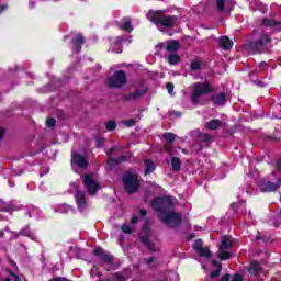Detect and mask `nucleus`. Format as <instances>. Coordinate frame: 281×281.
<instances>
[{
	"label": "nucleus",
	"mask_w": 281,
	"mask_h": 281,
	"mask_svg": "<svg viewBox=\"0 0 281 281\" xmlns=\"http://www.w3.org/2000/svg\"><path fill=\"white\" fill-rule=\"evenodd\" d=\"M265 69H267V63H260L259 64V71H265Z\"/></svg>",
	"instance_id": "49"
},
{
	"label": "nucleus",
	"mask_w": 281,
	"mask_h": 281,
	"mask_svg": "<svg viewBox=\"0 0 281 281\" xmlns=\"http://www.w3.org/2000/svg\"><path fill=\"white\" fill-rule=\"evenodd\" d=\"M162 137H164V139H166V142H167L168 144H172V142H175L177 135H175L173 133H165V134L162 135Z\"/></svg>",
	"instance_id": "35"
},
{
	"label": "nucleus",
	"mask_w": 281,
	"mask_h": 281,
	"mask_svg": "<svg viewBox=\"0 0 281 281\" xmlns=\"http://www.w3.org/2000/svg\"><path fill=\"white\" fill-rule=\"evenodd\" d=\"M53 210L56 214H67L71 212L72 209L67 204H58L56 206H53Z\"/></svg>",
	"instance_id": "23"
},
{
	"label": "nucleus",
	"mask_w": 281,
	"mask_h": 281,
	"mask_svg": "<svg viewBox=\"0 0 281 281\" xmlns=\"http://www.w3.org/2000/svg\"><path fill=\"white\" fill-rule=\"evenodd\" d=\"M277 169L281 170V158L277 161Z\"/></svg>",
	"instance_id": "54"
},
{
	"label": "nucleus",
	"mask_w": 281,
	"mask_h": 281,
	"mask_svg": "<svg viewBox=\"0 0 281 281\" xmlns=\"http://www.w3.org/2000/svg\"><path fill=\"white\" fill-rule=\"evenodd\" d=\"M269 43H271V37H269V35H262L251 45L252 47H257V49H260V47H265V45H269Z\"/></svg>",
	"instance_id": "20"
},
{
	"label": "nucleus",
	"mask_w": 281,
	"mask_h": 281,
	"mask_svg": "<svg viewBox=\"0 0 281 281\" xmlns=\"http://www.w3.org/2000/svg\"><path fill=\"white\" fill-rule=\"evenodd\" d=\"M46 125L48 126V128H54V126H56V120L55 119H48L46 121Z\"/></svg>",
	"instance_id": "42"
},
{
	"label": "nucleus",
	"mask_w": 281,
	"mask_h": 281,
	"mask_svg": "<svg viewBox=\"0 0 281 281\" xmlns=\"http://www.w3.org/2000/svg\"><path fill=\"white\" fill-rule=\"evenodd\" d=\"M192 97L191 100L193 104H199L201 102V98L203 95H207L212 91V86L207 81L204 82H195L191 86Z\"/></svg>",
	"instance_id": "3"
},
{
	"label": "nucleus",
	"mask_w": 281,
	"mask_h": 281,
	"mask_svg": "<svg viewBox=\"0 0 281 281\" xmlns=\"http://www.w3.org/2000/svg\"><path fill=\"white\" fill-rule=\"evenodd\" d=\"M123 186L130 194L139 190V176L133 171H127L123 177Z\"/></svg>",
	"instance_id": "4"
},
{
	"label": "nucleus",
	"mask_w": 281,
	"mask_h": 281,
	"mask_svg": "<svg viewBox=\"0 0 281 281\" xmlns=\"http://www.w3.org/2000/svg\"><path fill=\"white\" fill-rule=\"evenodd\" d=\"M200 139H201L202 142H207V140L210 139V136H209L207 134H202V135L200 136Z\"/></svg>",
	"instance_id": "50"
},
{
	"label": "nucleus",
	"mask_w": 281,
	"mask_h": 281,
	"mask_svg": "<svg viewBox=\"0 0 281 281\" xmlns=\"http://www.w3.org/2000/svg\"><path fill=\"white\" fill-rule=\"evenodd\" d=\"M213 102L217 106H223V104H225V102H227V95H225L224 92H221L220 94H217L216 97L213 98Z\"/></svg>",
	"instance_id": "26"
},
{
	"label": "nucleus",
	"mask_w": 281,
	"mask_h": 281,
	"mask_svg": "<svg viewBox=\"0 0 281 281\" xmlns=\"http://www.w3.org/2000/svg\"><path fill=\"white\" fill-rule=\"evenodd\" d=\"M179 60H181V57H179V55H169L168 57V63L169 65H177V63H179Z\"/></svg>",
	"instance_id": "37"
},
{
	"label": "nucleus",
	"mask_w": 281,
	"mask_h": 281,
	"mask_svg": "<svg viewBox=\"0 0 281 281\" xmlns=\"http://www.w3.org/2000/svg\"><path fill=\"white\" fill-rule=\"evenodd\" d=\"M75 201L80 212H85V210H87L88 202L87 194H85V191H77V193L75 194Z\"/></svg>",
	"instance_id": "13"
},
{
	"label": "nucleus",
	"mask_w": 281,
	"mask_h": 281,
	"mask_svg": "<svg viewBox=\"0 0 281 281\" xmlns=\"http://www.w3.org/2000/svg\"><path fill=\"white\" fill-rule=\"evenodd\" d=\"M90 276H97L100 278V272H98V268L95 266L91 269Z\"/></svg>",
	"instance_id": "47"
},
{
	"label": "nucleus",
	"mask_w": 281,
	"mask_h": 281,
	"mask_svg": "<svg viewBox=\"0 0 281 281\" xmlns=\"http://www.w3.org/2000/svg\"><path fill=\"white\" fill-rule=\"evenodd\" d=\"M212 262V265H213V267L215 268V270H213L212 272H211V274H210V279L211 280H214V278H218V276H221V271H223V266L220 263V262H217V261H211Z\"/></svg>",
	"instance_id": "22"
},
{
	"label": "nucleus",
	"mask_w": 281,
	"mask_h": 281,
	"mask_svg": "<svg viewBox=\"0 0 281 281\" xmlns=\"http://www.w3.org/2000/svg\"><path fill=\"white\" fill-rule=\"evenodd\" d=\"M0 280H3V281H11L12 279H11V278H5V279H3L2 277H0Z\"/></svg>",
	"instance_id": "58"
},
{
	"label": "nucleus",
	"mask_w": 281,
	"mask_h": 281,
	"mask_svg": "<svg viewBox=\"0 0 281 281\" xmlns=\"http://www.w3.org/2000/svg\"><path fill=\"white\" fill-rule=\"evenodd\" d=\"M4 235L5 233L3 231H0V238H3Z\"/></svg>",
	"instance_id": "61"
},
{
	"label": "nucleus",
	"mask_w": 281,
	"mask_h": 281,
	"mask_svg": "<svg viewBox=\"0 0 281 281\" xmlns=\"http://www.w3.org/2000/svg\"><path fill=\"white\" fill-rule=\"evenodd\" d=\"M5 232H10L11 239H14L20 236H26L27 238H31V240H34L35 243H38V237L36 234H34L32 231H30V227H24L20 232H12L10 228H5Z\"/></svg>",
	"instance_id": "11"
},
{
	"label": "nucleus",
	"mask_w": 281,
	"mask_h": 281,
	"mask_svg": "<svg viewBox=\"0 0 281 281\" xmlns=\"http://www.w3.org/2000/svg\"><path fill=\"white\" fill-rule=\"evenodd\" d=\"M281 186V179L278 178L276 182L265 181L260 184L261 192H276Z\"/></svg>",
	"instance_id": "14"
},
{
	"label": "nucleus",
	"mask_w": 281,
	"mask_h": 281,
	"mask_svg": "<svg viewBox=\"0 0 281 281\" xmlns=\"http://www.w3.org/2000/svg\"><path fill=\"white\" fill-rule=\"evenodd\" d=\"M166 150H167V153L169 154V155H172V149H170V147L167 145L166 147Z\"/></svg>",
	"instance_id": "55"
},
{
	"label": "nucleus",
	"mask_w": 281,
	"mask_h": 281,
	"mask_svg": "<svg viewBox=\"0 0 281 281\" xmlns=\"http://www.w3.org/2000/svg\"><path fill=\"white\" fill-rule=\"evenodd\" d=\"M72 45H74V52H79L82 49V45H85V37L82 34H78L74 40H72Z\"/></svg>",
	"instance_id": "17"
},
{
	"label": "nucleus",
	"mask_w": 281,
	"mask_h": 281,
	"mask_svg": "<svg viewBox=\"0 0 281 281\" xmlns=\"http://www.w3.org/2000/svg\"><path fill=\"white\" fill-rule=\"evenodd\" d=\"M124 125L131 128V126H135V119H130L127 121H124Z\"/></svg>",
	"instance_id": "43"
},
{
	"label": "nucleus",
	"mask_w": 281,
	"mask_h": 281,
	"mask_svg": "<svg viewBox=\"0 0 281 281\" xmlns=\"http://www.w3.org/2000/svg\"><path fill=\"white\" fill-rule=\"evenodd\" d=\"M261 267L259 262H251L250 267L248 269L249 273H251V276H258L260 273Z\"/></svg>",
	"instance_id": "28"
},
{
	"label": "nucleus",
	"mask_w": 281,
	"mask_h": 281,
	"mask_svg": "<svg viewBox=\"0 0 281 281\" xmlns=\"http://www.w3.org/2000/svg\"><path fill=\"white\" fill-rule=\"evenodd\" d=\"M167 90H168V93H170V95H172V91H175V85L168 82Z\"/></svg>",
	"instance_id": "46"
},
{
	"label": "nucleus",
	"mask_w": 281,
	"mask_h": 281,
	"mask_svg": "<svg viewBox=\"0 0 281 281\" xmlns=\"http://www.w3.org/2000/svg\"><path fill=\"white\" fill-rule=\"evenodd\" d=\"M194 249L199 256H202L203 258H210L212 256V252L209 248L203 247V240L198 239L194 244Z\"/></svg>",
	"instance_id": "15"
},
{
	"label": "nucleus",
	"mask_w": 281,
	"mask_h": 281,
	"mask_svg": "<svg viewBox=\"0 0 281 281\" xmlns=\"http://www.w3.org/2000/svg\"><path fill=\"white\" fill-rule=\"evenodd\" d=\"M202 269H204V270H205V269H207V268H205V266H204V265H202Z\"/></svg>",
	"instance_id": "63"
},
{
	"label": "nucleus",
	"mask_w": 281,
	"mask_h": 281,
	"mask_svg": "<svg viewBox=\"0 0 281 281\" xmlns=\"http://www.w3.org/2000/svg\"><path fill=\"white\" fill-rule=\"evenodd\" d=\"M38 209L36 207H33L30 212H29V216L32 217V216H38Z\"/></svg>",
	"instance_id": "44"
},
{
	"label": "nucleus",
	"mask_w": 281,
	"mask_h": 281,
	"mask_svg": "<svg viewBox=\"0 0 281 281\" xmlns=\"http://www.w3.org/2000/svg\"><path fill=\"white\" fill-rule=\"evenodd\" d=\"M144 165H145V175H150L155 172L157 168V166L153 160H145Z\"/></svg>",
	"instance_id": "27"
},
{
	"label": "nucleus",
	"mask_w": 281,
	"mask_h": 281,
	"mask_svg": "<svg viewBox=\"0 0 281 281\" xmlns=\"http://www.w3.org/2000/svg\"><path fill=\"white\" fill-rule=\"evenodd\" d=\"M171 168L175 172H179L181 170V159L177 157L171 158Z\"/></svg>",
	"instance_id": "29"
},
{
	"label": "nucleus",
	"mask_w": 281,
	"mask_h": 281,
	"mask_svg": "<svg viewBox=\"0 0 281 281\" xmlns=\"http://www.w3.org/2000/svg\"><path fill=\"white\" fill-rule=\"evenodd\" d=\"M116 127H117V124L115 123V121H110L105 123L106 131H115Z\"/></svg>",
	"instance_id": "41"
},
{
	"label": "nucleus",
	"mask_w": 281,
	"mask_h": 281,
	"mask_svg": "<svg viewBox=\"0 0 281 281\" xmlns=\"http://www.w3.org/2000/svg\"><path fill=\"white\" fill-rule=\"evenodd\" d=\"M14 210H16V209L14 207V205L8 204V205L3 209V212H14Z\"/></svg>",
	"instance_id": "45"
},
{
	"label": "nucleus",
	"mask_w": 281,
	"mask_h": 281,
	"mask_svg": "<svg viewBox=\"0 0 281 281\" xmlns=\"http://www.w3.org/2000/svg\"><path fill=\"white\" fill-rule=\"evenodd\" d=\"M126 82V72L122 70L115 71L114 75L108 79V86L113 89H120L121 87H124Z\"/></svg>",
	"instance_id": "7"
},
{
	"label": "nucleus",
	"mask_w": 281,
	"mask_h": 281,
	"mask_svg": "<svg viewBox=\"0 0 281 281\" xmlns=\"http://www.w3.org/2000/svg\"><path fill=\"white\" fill-rule=\"evenodd\" d=\"M263 25H266L267 27H272V30H276L277 32L281 31V22L274 20L265 19Z\"/></svg>",
	"instance_id": "24"
},
{
	"label": "nucleus",
	"mask_w": 281,
	"mask_h": 281,
	"mask_svg": "<svg viewBox=\"0 0 281 281\" xmlns=\"http://www.w3.org/2000/svg\"><path fill=\"white\" fill-rule=\"evenodd\" d=\"M257 85H258L259 87H265V83H262V81H258Z\"/></svg>",
	"instance_id": "60"
},
{
	"label": "nucleus",
	"mask_w": 281,
	"mask_h": 281,
	"mask_svg": "<svg viewBox=\"0 0 281 281\" xmlns=\"http://www.w3.org/2000/svg\"><path fill=\"white\" fill-rule=\"evenodd\" d=\"M94 256H98L102 262H104V268L106 271H111L113 269V256H111L109 252L104 251L102 248H95L93 250Z\"/></svg>",
	"instance_id": "9"
},
{
	"label": "nucleus",
	"mask_w": 281,
	"mask_h": 281,
	"mask_svg": "<svg viewBox=\"0 0 281 281\" xmlns=\"http://www.w3.org/2000/svg\"><path fill=\"white\" fill-rule=\"evenodd\" d=\"M206 128H209V131H216V128H218V126H221V121L220 120H211L210 122H207L205 124Z\"/></svg>",
	"instance_id": "31"
},
{
	"label": "nucleus",
	"mask_w": 281,
	"mask_h": 281,
	"mask_svg": "<svg viewBox=\"0 0 281 281\" xmlns=\"http://www.w3.org/2000/svg\"><path fill=\"white\" fill-rule=\"evenodd\" d=\"M137 221H139V218L137 216H133L131 220L132 225H135Z\"/></svg>",
	"instance_id": "51"
},
{
	"label": "nucleus",
	"mask_w": 281,
	"mask_h": 281,
	"mask_svg": "<svg viewBox=\"0 0 281 281\" xmlns=\"http://www.w3.org/2000/svg\"><path fill=\"white\" fill-rule=\"evenodd\" d=\"M175 198L164 196V198H156L151 202V206L155 212L158 213L159 218L167 225V227H179L181 223H183V217L180 213H176L172 211V206L175 205Z\"/></svg>",
	"instance_id": "1"
},
{
	"label": "nucleus",
	"mask_w": 281,
	"mask_h": 281,
	"mask_svg": "<svg viewBox=\"0 0 281 281\" xmlns=\"http://www.w3.org/2000/svg\"><path fill=\"white\" fill-rule=\"evenodd\" d=\"M122 43H124V38L122 37L112 38L109 52H112V54H122Z\"/></svg>",
	"instance_id": "16"
},
{
	"label": "nucleus",
	"mask_w": 281,
	"mask_h": 281,
	"mask_svg": "<svg viewBox=\"0 0 281 281\" xmlns=\"http://www.w3.org/2000/svg\"><path fill=\"white\" fill-rule=\"evenodd\" d=\"M160 47L167 50V52H177L179 49V42L171 40L167 43H161Z\"/></svg>",
	"instance_id": "19"
},
{
	"label": "nucleus",
	"mask_w": 281,
	"mask_h": 281,
	"mask_svg": "<svg viewBox=\"0 0 281 281\" xmlns=\"http://www.w3.org/2000/svg\"><path fill=\"white\" fill-rule=\"evenodd\" d=\"M147 19L154 23L160 32H164L161 27H175L177 24V16L175 15H164L161 11H149L147 13Z\"/></svg>",
	"instance_id": "2"
},
{
	"label": "nucleus",
	"mask_w": 281,
	"mask_h": 281,
	"mask_svg": "<svg viewBox=\"0 0 281 281\" xmlns=\"http://www.w3.org/2000/svg\"><path fill=\"white\" fill-rule=\"evenodd\" d=\"M191 69L192 71H199L201 69V60H193L191 63Z\"/></svg>",
	"instance_id": "40"
},
{
	"label": "nucleus",
	"mask_w": 281,
	"mask_h": 281,
	"mask_svg": "<svg viewBox=\"0 0 281 281\" xmlns=\"http://www.w3.org/2000/svg\"><path fill=\"white\" fill-rule=\"evenodd\" d=\"M179 273L177 271H171L167 274V281H179Z\"/></svg>",
	"instance_id": "36"
},
{
	"label": "nucleus",
	"mask_w": 281,
	"mask_h": 281,
	"mask_svg": "<svg viewBox=\"0 0 281 281\" xmlns=\"http://www.w3.org/2000/svg\"><path fill=\"white\" fill-rule=\"evenodd\" d=\"M195 229H201V227H199V226H195Z\"/></svg>",
	"instance_id": "64"
},
{
	"label": "nucleus",
	"mask_w": 281,
	"mask_h": 281,
	"mask_svg": "<svg viewBox=\"0 0 281 281\" xmlns=\"http://www.w3.org/2000/svg\"><path fill=\"white\" fill-rule=\"evenodd\" d=\"M177 117H181V113H177Z\"/></svg>",
	"instance_id": "62"
},
{
	"label": "nucleus",
	"mask_w": 281,
	"mask_h": 281,
	"mask_svg": "<svg viewBox=\"0 0 281 281\" xmlns=\"http://www.w3.org/2000/svg\"><path fill=\"white\" fill-rule=\"evenodd\" d=\"M121 229H122V232L124 233V234H133V232H134V227L133 226H131V225H128V224H124L122 227H121Z\"/></svg>",
	"instance_id": "39"
},
{
	"label": "nucleus",
	"mask_w": 281,
	"mask_h": 281,
	"mask_svg": "<svg viewBox=\"0 0 281 281\" xmlns=\"http://www.w3.org/2000/svg\"><path fill=\"white\" fill-rule=\"evenodd\" d=\"M115 150V148H110V150L106 153L108 155V164L109 166H115V164H121V161H126V156H121L117 159H114L113 157H111V155H113V151Z\"/></svg>",
	"instance_id": "18"
},
{
	"label": "nucleus",
	"mask_w": 281,
	"mask_h": 281,
	"mask_svg": "<svg viewBox=\"0 0 281 281\" xmlns=\"http://www.w3.org/2000/svg\"><path fill=\"white\" fill-rule=\"evenodd\" d=\"M150 227L145 225L140 231V240L145 247L148 248L149 251L155 252L159 251V240H150Z\"/></svg>",
	"instance_id": "5"
},
{
	"label": "nucleus",
	"mask_w": 281,
	"mask_h": 281,
	"mask_svg": "<svg viewBox=\"0 0 281 281\" xmlns=\"http://www.w3.org/2000/svg\"><path fill=\"white\" fill-rule=\"evenodd\" d=\"M3 10H8V5H3V7L0 5V14L1 12H3Z\"/></svg>",
	"instance_id": "56"
},
{
	"label": "nucleus",
	"mask_w": 281,
	"mask_h": 281,
	"mask_svg": "<svg viewBox=\"0 0 281 281\" xmlns=\"http://www.w3.org/2000/svg\"><path fill=\"white\" fill-rule=\"evenodd\" d=\"M83 186L91 196H95L100 190V183L91 175L83 176Z\"/></svg>",
	"instance_id": "8"
},
{
	"label": "nucleus",
	"mask_w": 281,
	"mask_h": 281,
	"mask_svg": "<svg viewBox=\"0 0 281 281\" xmlns=\"http://www.w3.org/2000/svg\"><path fill=\"white\" fill-rule=\"evenodd\" d=\"M234 212H243L245 211L246 204L245 202H235L231 205Z\"/></svg>",
	"instance_id": "33"
},
{
	"label": "nucleus",
	"mask_w": 281,
	"mask_h": 281,
	"mask_svg": "<svg viewBox=\"0 0 281 281\" xmlns=\"http://www.w3.org/2000/svg\"><path fill=\"white\" fill-rule=\"evenodd\" d=\"M222 281H243V276L234 274L233 277L229 274H224L222 277Z\"/></svg>",
	"instance_id": "32"
},
{
	"label": "nucleus",
	"mask_w": 281,
	"mask_h": 281,
	"mask_svg": "<svg viewBox=\"0 0 281 281\" xmlns=\"http://www.w3.org/2000/svg\"><path fill=\"white\" fill-rule=\"evenodd\" d=\"M215 5L217 8V12L229 14V12L234 10V5H236V0H215Z\"/></svg>",
	"instance_id": "12"
},
{
	"label": "nucleus",
	"mask_w": 281,
	"mask_h": 281,
	"mask_svg": "<svg viewBox=\"0 0 281 281\" xmlns=\"http://www.w3.org/2000/svg\"><path fill=\"white\" fill-rule=\"evenodd\" d=\"M229 249H232V239L227 236L222 237L217 251L220 260H229L232 258Z\"/></svg>",
	"instance_id": "6"
},
{
	"label": "nucleus",
	"mask_w": 281,
	"mask_h": 281,
	"mask_svg": "<svg viewBox=\"0 0 281 281\" xmlns=\"http://www.w3.org/2000/svg\"><path fill=\"white\" fill-rule=\"evenodd\" d=\"M120 29L124 32H133V25L131 24V19L124 18L121 20Z\"/></svg>",
	"instance_id": "25"
},
{
	"label": "nucleus",
	"mask_w": 281,
	"mask_h": 281,
	"mask_svg": "<svg viewBox=\"0 0 281 281\" xmlns=\"http://www.w3.org/2000/svg\"><path fill=\"white\" fill-rule=\"evenodd\" d=\"M71 166H72V170L75 172H78V168H80L81 170H85V168H87V166H89V162L87 161V157H85L78 153H72Z\"/></svg>",
	"instance_id": "10"
},
{
	"label": "nucleus",
	"mask_w": 281,
	"mask_h": 281,
	"mask_svg": "<svg viewBox=\"0 0 281 281\" xmlns=\"http://www.w3.org/2000/svg\"><path fill=\"white\" fill-rule=\"evenodd\" d=\"M146 214H148V211L145 209L140 210V216H146Z\"/></svg>",
	"instance_id": "53"
},
{
	"label": "nucleus",
	"mask_w": 281,
	"mask_h": 281,
	"mask_svg": "<svg viewBox=\"0 0 281 281\" xmlns=\"http://www.w3.org/2000/svg\"><path fill=\"white\" fill-rule=\"evenodd\" d=\"M218 45L220 47H222V49L227 50V49H232L234 42H232V40H229V37L227 36H222L218 40Z\"/></svg>",
	"instance_id": "21"
},
{
	"label": "nucleus",
	"mask_w": 281,
	"mask_h": 281,
	"mask_svg": "<svg viewBox=\"0 0 281 281\" xmlns=\"http://www.w3.org/2000/svg\"><path fill=\"white\" fill-rule=\"evenodd\" d=\"M30 8H34V1L31 0L30 3H29Z\"/></svg>",
	"instance_id": "59"
},
{
	"label": "nucleus",
	"mask_w": 281,
	"mask_h": 281,
	"mask_svg": "<svg viewBox=\"0 0 281 281\" xmlns=\"http://www.w3.org/2000/svg\"><path fill=\"white\" fill-rule=\"evenodd\" d=\"M114 278L116 281H126L128 280V272H116L114 274Z\"/></svg>",
	"instance_id": "34"
},
{
	"label": "nucleus",
	"mask_w": 281,
	"mask_h": 281,
	"mask_svg": "<svg viewBox=\"0 0 281 281\" xmlns=\"http://www.w3.org/2000/svg\"><path fill=\"white\" fill-rule=\"evenodd\" d=\"M15 281H21V278L12 272H9Z\"/></svg>",
	"instance_id": "52"
},
{
	"label": "nucleus",
	"mask_w": 281,
	"mask_h": 281,
	"mask_svg": "<svg viewBox=\"0 0 281 281\" xmlns=\"http://www.w3.org/2000/svg\"><path fill=\"white\" fill-rule=\"evenodd\" d=\"M144 93H146V89L137 90L136 92H133V93L128 94L127 97H125V100H137L138 98H142V95H144Z\"/></svg>",
	"instance_id": "30"
},
{
	"label": "nucleus",
	"mask_w": 281,
	"mask_h": 281,
	"mask_svg": "<svg viewBox=\"0 0 281 281\" xmlns=\"http://www.w3.org/2000/svg\"><path fill=\"white\" fill-rule=\"evenodd\" d=\"M104 146V138H97V148H102Z\"/></svg>",
	"instance_id": "48"
},
{
	"label": "nucleus",
	"mask_w": 281,
	"mask_h": 281,
	"mask_svg": "<svg viewBox=\"0 0 281 281\" xmlns=\"http://www.w3.org/2000/svg\"><path fill=\"white\" fill-rule=\"evenodd\" d=\"M4 130L0 127V139L3 137Z\"/></svg>",
	"instance_id": "57"
},
{
	"label": "nucleus",
	"mask_w": 281,
	"mask_h": 281,
	"mask_svg": "<svg viewBox=\"0 0 281 281\" xmlns=\"http://www.w3.org/2000/svg\"><path fill=\"white\" fill-rule=\"evenodd\" d=\"M155 261H156L155 257H149L144 260L145 265H147L150 269H153L154 267H157V263Z\"/></svg>",
	"instance_id": "38"
}]
</instances>
